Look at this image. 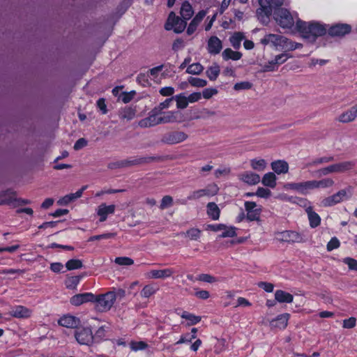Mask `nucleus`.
I'll list each match as a JSON object with an SVG mask.
<instances>
[{
    "label": "nucleus",
    "instance_id": "dca6fc26",
    "mask_svg": "<svg viewBox=\"0 0 357 357\" xmlns=\"http://www.w3.org/2000/svg\"><path fill=\"white\" fill-rule=\"evenodd\" d=\"M222 48V41L217 36H211L208 40L207 50L211 54H218Z\"/></svg>",
    "mask_w": 357,
    "mask_h": 357
},
{
    "label": "nucleus",
    "instance_id": "c03bdc74",
    "mask_svg": "<svg viewBox=\"0 0 357 357\" xmlns=\"http://www.w3.org/2000/svg\"><path fill=\"white\" fill-rule=\"evenodd\" d=\"M204 70L203 66L199 63H195L190 66L186 69V73L192 75H200Z\"/></svg>",
    "mask_w": 357,
    "mask_h": 357
},
{
    "label": "nucleus",
    "instance_id": "20e7f679",
    "mask_svg": "<svg viewBox=\"0 0 357 357\" xmlns=\"http://www.w3.org/2000/svg\"><path fill=\"white\" fill-rule=\"evenodd\" d=\"M95 298L93 303H96V309L99 312H106L112 307L116 294L114 291H108L105 294L96 295Z\"/></svg>",
    "mask_w": 357,
    "mask_h": 357
},
{
    "label": "nucleus",
    "instance_id": "9b49d317",
    "mask_svg": "<svg viewBox=\"0 0 357 357\" xmlns=\"http://www.w3.org/2000/svg\"><path fill=\"white\" fill-rule=\"evenodd\" d=\"M287 185L290 189L297 190L303 195L307 194L309 190L317 188L316 180L307 181L301 183H288Z\"/></svg>",
    "mask_w": 357,
    "mask_h": 357
},
{
    "label": "nucleus",
    "instance_id": "9d476101",
    "mask_svg": "<svg viewBox=\"0 0 357 357\" xmlns=\"http://www.w3.org/2000/svg\"><path fill=\"white\" fill-rule=\"evenodd\" d=\"M278 235V240L281 242L294 243L304 241L302 235L294 231H284L279 233Z\"/></svg>",
    "mask_w": 357,
    "mask_h": 357
},
{
    "label": "nucleus",
    "instance_id": "6e6552de",
    "mask_svg": "<svg viewBox=\"0 0 357 357\" xmlns=\"http://www.w3.org/2000/svg\"><path fill=\"white\" fill-rule=\"evenodd\" d=\"M328 34L333 38H343L351 32V26L346 23H336L327 27Z\"/></svg>",
    "mask_w": 357,
    "mask_h": 357
},
{
    "label": "nucleus",
    "instance_id": "e433bc0d",
    "mask_svg": "<svg viewBox=\"0 0 357 357\" xmlns=\"http://www.w3.org/2000/svg\"><path fill=\"white\" fill-rule=\"evenodd\" d=\"M244 38V35L242 32H235L233 36L229 38V41L232 47L235 50H238L241 47V42Z\"/></svg>",
    "mask_w": 357,
    "mask_h": 357
},
{
    "label": "nucleus",
    "instance_id": "4be33fe9",
    "mask_svg": "<svg viewBox=\"0 0 357 357\" xmlns=\"http://www.w3.org/2000/svg\"><path fill=\"white\" fill-rule=\"evenodd\" d=\"M357 116V110L355 109L354 106L351 107L349 109L343 112L338 116L337 120L340 122L346 123H349L355 120Z\"/></svg>",
    "mask_w": 357,
    "mask_h": 357
},
{
    "label": "nucleus",
    "instance_id": "f704fd0d",
    "mask_svg": "<svg viewBox=\"0 0 357 357\" xmlns=\"http://www.w3.org/2000/svg\"><path fill=\"white\" fill-rule=\"evenodd\" d=\"M136 113L135 107L126 106L124 108L121 109L120 111L119 116L121 119L131 120L132 119Z\"/></svg>",
    "mask_w": 357,
    "mask_h": 357
},
{
    "label": "nucleus",
    "instance_id": "f3484780",
    "mask_svg": "<svg viewBox=\"0 0 357 357\" xmlns=\"http://www.w3.org/2000/svg\"><path fill=\"white\" fill-rule=\"evenodd\" d=\"M289 317L290 314L289 313L280 314L271 321L270 326L271 328L284 329L287 326Z\"/></svg>",
    "mask_w": 357,
    "mask_h": 357
},
{
    "label": "nucleus",
    "instance_id": "a211bd4d",
    "mask_svg": "<svg viewBox=\"0 0 357 357\" xmlns=\"http://www.w3.org/2000/svg\"><path fill=\"white\" fill-rule=\"evenodd\" d=\"M115 208L116 206L114 204L107 206L106 204L102 203L98 206L97 214L100 216V221H105L108 215L113 214L114 213Z\"/></svg>",
    "mask_w": 357,
    "mask_h": 357
},
{
    "label": "nucleus",
    "instance_id": "39448f33",
    "mask_svg": "<svg viewBox=\"0 0 357 357\" xmlns=\"http://www.w3.org/2000/svg\"><path fill=\"white\" fill-rule=\"evenodd\" d=\"M75 337L79 344L91 346L95 337L91 327L78 326L74 332Z\"/></svg>",
    "mask_w": 357,
    "mask_h": 357
},
{
    "label": "nucleus",
    "instance_id": "2f4dec72",
    "mask_svg": "<svg viewBox=\"0 0 357 357\" xmlns=\"http://www.w3.org/2000/svg\"><path fill=\"white\" fill-rule=\"evenodd\" d=\"M181 15L185 20H188L192 16L194 11L192 6L188 1H185L181 8Z\"/></svg>",
    "mask_w": 357,
    "mask_h": 357
},
{
    "label": "nucleus",
    "instance_id": "393cba45",
    "mask_svg": "<svg viewBox=\"0 0 357 357\" xmlns=\"http://www.w3.org/2000/svg\"><path fill=\"white\" fill-rule=\"evenodd\" d=\"M306 213L308 215L310 225L312 228L318 227L321 223L320 216L312 210L311 206L306 208Z\"/></svg>",
    "mask_w": 357,
    "mask_h": 357
},
{
    "label": "nucleus",
    "instance_id": "79ce46f5",
    "mask_svg": "<svg viewBox=\"0 0 357 357\" xmlns=\"http://www.w3.org/2000/svg\"><path fill=\"white\" fill-rule=\"evenodd\" d=\"M83 267L82 261L77 259H72L66 263V268L68 271L79 269Z\"/></svg>",
    "mask_w": 357,
    "mask_h": 357
},
{
    "label": "nucleus",
    "instance_id": "4c0bfd02",
    "mask_svg": "<svg viewBox=\"0 0 357 357\" xmlns=\"http://www.w3.org/2000/svg\"><path fill=\"white\" fill-rule=\"evenodd\" d=\"M181 318L189 321V323H188V326L197 324L202 319V317L200 316H196V315L191 314L187 311H184L181 314Z\"/></svg>",
    "mask_w": 357,
    "mask_h": 357
},
{
    "label": "nucleus",
    "instance_id": "052dcab7",
    "mask_svg": "<svg viewBox=\"0 0 357 357\" xmlns=\"http://www.w3.org/2000/svg\"><path fill=\"white\" fill-rule=\"evenodd\" d=\"M252 86V84L250 82H241L236 83L234 86V89L236 91L248 90Z\"/></svg>",
    "mask_w": 357,
    "mask_h": 357
},
{
    "label": "nucleus",
    "instance_id": "a19ab883",
    "mask_svg": "<svg viewBox=\"0 0 357 357\" xmlns=\"http://www.w3.org/2000/svg\"><path fill=\"white\" fill-rule=\"evenodd\" d=\"M334 157L333 156H324L321 158H316L313 160L312 162H308L306 166L307 167H313V166H317L321 164L328 163L330 162L334 161Z\"/></svg>",
    "mask_w": 357,
    "mask_h": 357
},
{
    "label": "nucleus",
    "instance_id": "f03ea898",
    "mask_svg": "<svg viewBox=\"0 0 357 357\" xmlns=\"http://www.w3.org/2000/svg\"><path fill=\"white\" fill-rule=\"evenodd\" d=\"M169 158L168 155L146 156L136 158L133 160H122L112 162L107 164V168L109 169H116L121 168L130 167L132 166L142 165L151 162H163Z\"/></svg>",
    "mask_w": 357,
    "mask_h": 357
},
{
    "label": "nucleus",
    "instance_id": "aec40b11",
    "mask_svg": "<svg viewBox=\"0 0 357 357\" xmlns=\"http://www.w3.org/2000/svg\"><path fill=\"white\" fill-rule=\"evenodd\" d=\"M16 192L11 189H7L0 192V205H13Z\"/></svg>",
    "mask_w": 357,
    "mask_h": 357
},
{
    "label": "nucleus",
    "instance_id": "c756f323",
    "mask_svg": "<svg viewBox=\"0 0 357 357\" xmlns=\"http://www.w3.org/2000/svg\"><path fill=\"white\" fill-rule=\"evenodd\" d=\"M84 275V274L75 276L67 275V278L65 280V285L66 288L69 289H76L77 286L78 285L80 280L83 278Z\"/></svg>",
    "mask_w": 357,
    "mask_h": 357
},
{
    "label": "nucleus",
    "instance_id": "864d4df0",
    "mask_svg": "<svg viewBox=\"0 0 357 357\" xmlns=\"http://www.w3.org/2000/svg\"><path fill=\"white\" fill-rule=\"evenodd\" d=\"M332 173H333V172H332L331 165H329V166H327L324 168H321V169L315 171L312 174V175L315 177L320 178L321 176H326V175H328L329 174H332Z\"/></svg>",
    "mask_w": 357,
    "mask_h": 357
},
{
    "label": "nucleus",
    "instance_id": "49530a36",
    "mask_svg": "<svg viewBox=\"0 0 357 357\" xmlns=\"http://www.w3.org/2000/svg\"><path fill=\"white\" fill-rule=\"evenodd\" d=\"M340 202H341L340 197L336 193L324 199L321 202L324 206H331Z\"/></svg>",
    "mask_w": 357,
    "mask_h": 357
},
{
    "label": "nucleus",
    "instance_id": "bb28decb",
    "mask_svg": "<svg viewBox=\"0 0 357 357\" xmlns=\"http://www.w3.org/2000/svg\"><path fill=\"white\" fill-rule=\"evenodd\" d=\"M178 112L175 111H169L167 112H163L162 116H159V123H174L178 121L177 114Z\"/></svg>",
    "mask_w": 357,
    "mask_h": 357
},
{
    "label": "nucleus",
    "instance_id": "680f3d73",
    "mask_svg": "<svg viewBox=\"0 0 357 357\" xmlns=\"http://www.w3.org/2000/svg\"><path fill=\"white\" fill-rule=\"evenodd\" d=\"M224 230L225 231L219 235V238L234 237L237 235L236 232V227H230L229 228L227 227V229Z\"/></svg>",
    "mask_w": 357,
    "mask_h": 357
},
{
    "label": "nucleus",
    "instance_id": "603ef678",
    "mask_svg": "<svg viewBox=\"0 0 357 357\" xmlns=\"http://www.w3.org/2000/svg\"><path fill=\"white\" fill-rule=\"evenodd\" d=\"M114 262L120 266H130L134 264L133 259L128 257H119L115 258Z\"/></svg>",
    "mask_w": 357,
    "mask_h": 357
},
{
    "label": "nucleus",
    "instance_id": "774afa93",
    "mask_svg": "<svg viewBox=\"0 0 357 357\" xmlns=\"http://www.w3.org/2000/svg\"><path fill=\"white\" fill-rule=\"evenodd\" d=\"M218 93V90L215 88H206L204 89L202 95L205 99H209L213 96L216 95Z\"/></svg>",
    "mask_w": 357,
    "mask_h": 357
},
{
    "label": "nucleus",
    "instance_id": "338daca9",
    "mask_svg": "<svg viewBox=\"0 0 357 357\" xmlns=\"http://www.w3.org/2000/svg\"><path fill=\"white\" fill-rule=\"evenodd\" d=\"M340 245L339 240L336 237H333L326 245L328 251H331L334 249L338 248Z\"/></svg>",
    "mask_w": 357,
    "mask_h": 357
},
{
    "label": "nucleus",
    "instance_id": "bf43d9fd",
    "mask_svg": "<svg viewBox=\"0 0 357 357\" xmlns=\"http://www.w3.org/2000/svg\"><path fill=\"white\" fill-rule=\"evenodd\" d=\"M135 94L136 92L135 91H131L130 92H122L119 98L124 103H128L133 99Z\"/></svg>",
    "mask_w": 357,
    "mask_h": 357
},
{
    "label": "nucleus",
    "instance_id": "5fc2aeb1",
    "mask_svg": "<svg viewBox=\"0 0 357 357\" xmlns=\"http://www.w3.org/2000/svg\"><path fill=\"white\" fill-rule=\"evenodd\" d=\"M196 280L208 283H213L218 281L216 278L206 273H202L199 275Z\"/></svg>",
    "mask_w": 357,
    "mask_h": 357
},
{
    "label": "nucleus",
    "instance_id": "4468645a",
    "mask_svg": "<svg viewBox=\"0 0 357 357\" xmlns=\"http://www.w3.org/2000/svg\"><path fill=\"white\" fill-rule=\"evenodd\" d=\"M218 188L216 185L211 186V189L204 188L198 190L193 191L188 197V199L190 200L197 199L203 196L214 195L217 194Z\"/></svg>",
    "mask_w": 357,
    "mask_h": 357
},
{
    "label": "nucleus",
    "instance_id": "a878e982",
    "mask_svg": "<svg viewBox=\"0 0 357 357\" xmlns=\"http://www.w3.org/2000/svg\"><path fill=\"white\" fill-rule=\"evenodd\" d=\"M159 118L154 117L149 113V116L143 119H141L138 125L141 128H150L159 125Z\"/></svg>",
    "mask_w": 357,
    "mask_h": 357
},
{
    "label": "nucleus",
    "instance_id": "c85d7f7f",
    "mask_svg": "<svg viewBox=\"0 0 357 357\" xmlns=\"http://www.w3.org/2000/svg\"><path fill=\"white\" fill-rule=\"evenodd\" d=\"M207 214L214 220H217L220 218V210L215 202H209L207 206Z\"/></svg>",
    "mask_w": 357,
    "mask_h": 357
},
{
    "label": "nucleus",
    "instance_id": "7c9ffc66",
    "mask_svg": "<svg viewBox=\"0 0 357 357\" xmlns=\"http://www.w3.org/2000/svg\"><path fill=\"white\" fill-rule=\"evenodd\" d=\"M224 60L227 61L231 59L233 61L239 60L242 57V54L240 52L234 51L231 48H226L222 53Z\"/></svg>",
    "mask_w": 357,
    "mask_h": 357
},
{
    "label": "nucleus",
    "instance_id": "a18cd8bd",
    "mask_svg": "<svg viewBox=\"0 0 357 357\" xmlns=\"http://www.w3.org/2000/svg\"><path fill=\"white\" fill-rule=\"evenodd\" d=\"M252 168L257 171H263L266 167V162L264 159H252L250 160Z\"/></svg>",
    "mask_w": 357,
    "mask_h": 357
},
{
    "label": "nucleus",
    "instance_id": "f8f14e48",
    "mask_svg": "<svg viewBox=\"0 0 357 357\" xmlns=\"http://www.w3.org/2000/svg\"><path fill=\"white\" fill-rule=\"evenodd\" d=\"M95 298L96 295L91 292L78 294L72 296L70 298V302L73 305L79 306L87 302L93 303L94 299H96Z\"/></svg>",
    "mask_w": 357,
    "mask_h": 357
},
{
    "label": "nucleus",
    "instance_id": "423d86ee",
    "mask_svg": "<svg viewBox=\"0 0 357 357\" xmlns=\"http://www.w3.org/2000/svg\"><path fill=\"white\" fill-rule=\"evenodd\" d=\"M186 25V20L181 19L176 15L174 12L172 11L165 24V29L167 31L173 29L176 33H181L184 31Z\"/></svg>",
    "mask_w": 357,
    "mask_h": 357
},
{
    "label": "nucleus",
    "instance_id": "4d7b16f0",
    "mask_svg": "<svg viewBox=\"0 0 357 357\" xmlns=\"http://www.w3.org/2000/svg\"><path fill=\"white\" fill-rule=\"evenodd\" d=\"M291 57H292L291 54L284 52L280 54L276 55L273 61L278 66V65L284 63L287 60L288 58Z\"/></svg>",
    "mask_w": 357,
    "mask_h": 357
},
{
    "label": "nucleus",
    "instance_id": "58836bf2",
    "mask_svg": "<svg viewBox=\"0 0 357 357\" xmlns=\"http://www.w3.org/2000/svg\"><path fill=\"white\" fill-rule=\"evenodd\" d=\"M280 35L278 34H267L261 40V43L266 45L271 43L274 46H278Z\"/></svg>",
    "mask_w": 357,
    "mask_h": 357
},
{
    "label": "nucleus",
    "instance_id": "b1692460",
    "mask_svg": "<svg viewBox=\"0 0 357 357\" xmlns=\"http://www.w3.org/2000/svg\"><path fill=\"white\" fill-rule=\"evenodd\" d=\"M174 273L172 268H166L162 270H151L149 273V276L154 279H164L170 277Z\"/></svg>",
    "mask_w": 357,
    "mask_h": 357
},
{
    "label": "nucleus",
    "instance_id": "de8ad7c7",
    "mask_svg": "<svg viewBox=\"0 0 357 357\" xmlns=\"http://www.w3.org/2000/svg\"><path fill=\"white\" fill-rule=\"evenodd\" d=\"M189 84L195 87H204L207 85V81L199 77H188Z\"/></svg>",
    "mask_w": 357,
    "mask_h": 357
},
{
    "label": "nucleus",
    "instance_id": "09e8293b",
    "mask_svg": "<svg viewBox=\"0 0 357 357\" xmlns=\"http://www.w3.org/2000/svg\"><path fill=\"white\" fill-rule=\"evenodd\" d=\"M261 213V206L254 210L253 211H248L246 215V219L250 221H260V215Z\"/></svg>",
    "mask_w": 357,
    "mask_h": 357
},
{
    "label": "nucleus",
    "instance_id": "7ed1b4c3",
    "mask_svg": "<svg viewBox=\"0 0 357 357\" xmlns=\"http://www.w3.org/2000/svg\"><path fill=\"white\" fill-rule=\"evenodd\" d=\"M273 19L283 29H291L294 25V19L290 11L285 8H278L273 10Z\"/></svg>",
    "mask_w": 357,
    "mask_h": 357
},
{
    "label": "nucleus",
    "instance_id": "0e129e2a",
    "mask_svg": "<svg viewBox=\"0 0 357 357\" xmlns=\"http://www.w3.org/2000/svg\"><path fill=\"white\" fill-rule=\"evenodd\" d=\"M255 194L261 198H268L271 195V192L269 189L259 187Z\"/></svg>",
    "mask_w": 357,
    "mask_h": 357
},
{
    "label": "nucleus",
    "instance_id": "69168bd1",
    "mask_svg": "<svg viewBox=\"0 0 357 357\" xmlns=\"http://www.w3.org/2000/svg\"><path fill=\"white\" fill-rule=\"evenodd\" d=\"M343 262L347 264L350 270L357 271V260L351 257H346Z\"/></svg>",
    "mask_w": 357,
    "mask_h": 357
},
{
    "label": "nucleus",
    "instance_id": "5701e85b",
    "mask_svg": "<svg viewBox=\"0 0 357 357\" xmlns=\"http://www.w3.org/2000/svg\"><path fill=\"white\" fill-rule=\"evenodd\" d=\"M271 165L272 169L278 174H285L288 172L289 165L284 160H278L272 162Z\"/></svg>",
    "mask_w": 357,
    "mask_h": 357
},
{
    "label": "nucleus",
    "instance_id": "1a4fd4ad",
    "mask_svg": "<svg viewBox=\"0 0 357 357\" xmlns=\"http://www.w3.org/2000/svg\"><path fill=\"white\" fill-rule=\"evenodd\" d=\"M188 137V135L184 132L172 131L164 134L161 142L167 144H175L185 141Z\"/></svg>",
    "mask_w": 357,
    "mask_h": 357
},
{
    "label": "nucleus",
    "instance_id": "473e14b6",
    "mask_svg": "<svg viewBox=\"0 0 357 357\" xmlns=\"http://www.w3.org/2000/svg\"><path fill=\"white\" fill-rule=\"evenodd\" d=\"M276 176L273 172H268L264 175L261 183L264 185L274 188L276 186Z\"/></svg>",
    "mask_w": 357,
    "mask_h": 357
},
{
    "label": "nucleus",
    "instance_id": "13d9d810",
    "mask_svg": "<svg viewBox=\"0 0 357 357\" xmlns=\"http://www.w3.org/2000/svg\"><path fill=\"white\" fill-rule=\"evenodd\" d=\"M278 69L277 65L275 63L273 60L268 61L267 63L261 66V72H273Z\"/></svg>",
    "mask_w": 357,
    "mask_h": 357
},
{
    "label": "nucleus",
    "instance_id": "2eb2a0df",
    "mask_svg": "<svg viewBox=\"0 0 357 357\" xmlns=\"http://www.w3.org/2000/svg\"><path fill=\"white\" fill-rule=\"evenodd\" d=\"M333 173L341 174L351 170L356 165L353 160L343 161L331 165Z\"/></svg>",
    "mask_w": 357,
    "mask_h": 357
},
{
    "label": "nucleus",
    "instance_id": "0eeeda50",
    "mask_svg": "<svg viewBox=\"0 0 357 357\" xmlns=\"http://www.w3.org/2000/svg\"><path fill=\"white\" fill-rule=\"evenodd\" d=\"M259 8L256 11L258 20L264 25L270 22V17L272 15L273 9L271 8L268 0H258Z\"/></svg>",
    "mask_w": 357,
    "mask_h": 357
},
{
    "label": "nucleus",
    "instance_id": "8fccbe9b",
    "mask_svg": "<svg viewBox=\"0 0 357 357\" xmlns=\"http://www.w3.org/2000/svg\"><path fill=\"white\" fill-rule=\"evenodd\" d=\"M335 182L332 178H326L319 181H316L317 188H326L334 185Z\"/></svg>",
    "mask_w": 357,
    "mask_h": 357
},
{
    "label": "nucleus",
    "instance_id": "ddd939ff",
    "mask_svg": "<svg viewBox=\"0 0 357 357\" xmlns=\"http://www.w3.org/2000/svg\"><path fill=\"white\" fill-rule=\"evenodd\" d=\"M80 322L78 317L70 314L63 315L58 321L61 326L75 329L79 326Z\"/></svg>",
    "mask_w": 357,
    "mask_h": 357
},
{
    "label": "nucleus",
    "instance_id": "6e6d98bb",
    "mask_svg": "<svg viewBox=\"0 0 357 357\" xmlns=\"http://www.w3.org/2000/svg\"><path fill=\"white\" fill-rule=\"evenodd\" d=\"M155 291L156 289L152 285H146L141 291V296L144 298H149Z\"/></svg>",
    "mask_w": 357,
    "mask_h": 357
},
{
    "label": "nucleus",
    "instance_id": "ea45409f",
    "mask_svg": "<svg viewBox=\"0 0 357 357\" xmlns=\"http://www.w3.org/2000/svg\"><path fill=\"white\" fill-rule=\"evenodd\" d=\"M79 197H80V192H76L75 193H70L69 195H67L64 196L63 197L60 199L57 202V203L59 205L65 206V205L68 204L70 202H71L74 201L75 199H76L77 198H79Z\"/></svg>",
    "mask_w": 357,
    "mask_h": 357
},
{
    "label": "nucleus",
    "instance_id": "37998d69",
    "mask_svg": "<svg viewBox=\"0 0 357 357\" xmlns=\"http://www.w3.org/2000/svg\"><path fill=\"white\" fill-rule=\"evenodd\" d=\"M183 235L188 236L190 240L197 241L202 235V231L198 228L192 227L183 233Z\"/></svg>",
    "mask_w": 357,
    "mask_h": 357
},
{
    "label": "nucleus",
    "instance_id": "f257e3e1",
    "mask_svg": "<svg viewBox=\"0 0 357 357\" xmlns=\"http://www.w3.org/2000/svg\"><path fill=\"white\" fill-rule=\"evenodd\" d=\"M328 24L319 22H306L300 19L296 22V29L301 36L311 43H314L317 38L327 33Z\"/></svg>",
    "mask_w": 357,
    "mask_h": 357
},
{
    "label": "nucleus",
    "instance_id": "3c124183",
    "mask_svg": "<svg viewBox=\"0 0 357 357\" xmlns=\"http://www.w3.org/2000/svg\"><path fill=\"white\" fill-rule=\"evenodd\" d=\"M336 194L340 197V202L343 201L344 199H347L351 197L352 188L349 186L346 189L338 191Z\"/></svg>",
    "mask_w": 357,
    "mask_h": 357
},
{
    "label": "nucleus",
    "instance_id": "c9c22d12",
    "mask_svg": "<svg viewBox=\"0 0 357 357\" xmlns=\"http://www.w3.org/2000/svg\"><path fill=\"white\" fill-rule=\"evenodd\" d=\"M174 100L176 102V107L178 109H185L188 105V100L184 93H181L174 96Z\"/></svg>",
    "mask_w": 357,
    "mask_h": 357
},
{
    "label": "nucleus",
    "instance_id": "412c9836",
    "mask_svg": "<svg viewBox=\"0 0 357 357\" xmlns=\"http://www.w3.org/2000/svg\"><path fill=\"white\" fill-rule=\"evenodd\" d=\"M239 178L250 185H256L260 181L259 174L252 172H244L239 175Z\"/></svg>",
    "mask_w": 357,
    "mask_h": 357
},
{
    "label": "nucleus",
    "instance_id": "72a5a7b5",
    "mask_svg": "<svg viewBox=\"0 0 357 357\" xmlns=\"http://www.w3.org/2000/svg\"><path fill=\"white\" fill-rule=\"evenodd\" d=\"M220 73V66L216 63H214L213 66L208 67L206 71V76L211 81H215L218 78Z\"/></svg>",
    "mask_w": 357,
    "mask_h": 357
},
{
    "label": "nucleus",
    "instance_id": "6ab92c4d",
    "mask_svg": "<svg viewBox=\"0 0 357 357\" xmlns=\"http://www.w3.org/2000/svg\"><path fill=\"white\" fill-rule=\"evenodd\" d=\"M10 314L15 318L26 319L31 317V310L24 306L17 305L11 310Z\"/></svg>",
    "mask_w": 357,
    "mask_h": 357
},
{
    "label": "nucleus",
    "instance_id": "e2e57ef3",
    "mask_svg": "<svg viewBox=\"0 0 357 357\" xmlns=\"http://www.w3.org/2000/svg\"><path fill=\"white\" fill-rule=\"evenodd\" d=\"M106 331L105 329V326L100 327L96 332L93 337H95L94 342H99L102 341L105 337Z\"/></svg>",
    "mask_w": 357,
    "mask_h": 357
},
{
    "label": "nucleus",
    "instance_id": "cd10ccee",
    "mask_svg": "<svg viewBox=\"0 0 357 357\" xmlns=\"http://www.w3.org/2000/svg\"><path fill=\"white\" fill-rule=\"evenodd\" d=\"M275 300L279 303H290L294 300L292 294L286 292L283 290L279 289L275 292Z\"/></svg>",
    "mask_w": 357,
    "mask_h": 357
}]
</instances>
